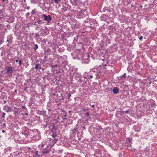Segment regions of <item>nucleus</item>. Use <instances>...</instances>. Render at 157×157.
Listing matches in <instances>:
<instances>
[{
    "label": "nucleus",
    "instance_id": "f03ea898",
    "mask_svg": "<svg viewBox=\"0 0 157 157\" xmlns=\"http://www.w3.org/2000/svg\"><path fill=\"white\" fill-rule=\"evenodd\" d=\"M13 68L12 67H8L6 70V73L7 74H11L13 73Z\"/></svg>",
    "mask_w": 157,
    "mask_h": 157
},
{
    "label": "nucleus",
    "instance_id": "c85d7f7f",
    "mask_svg": "<svg viewBox=\"0 0 157 157\" xmlns=\"http://www.w3.org/2000/svg\"><path fill=\"white\" fill-rule=\"evenodd\" d=\"M144 150H145V151H147L148 150H148V148H145V149Z\"/></svg>",
    "mask_w": 157,
    "mask_h": 157
},
{
    "label": "nucleus",
    "instance_id": "9d476101",
    "mask_svg": "<svg viewBox=\"0 0 157 157\" xmlns=\"http://www.w3.org/2000/svg\"><path fill=\"white\" fill-rule=\"evenodd\" d=\"M57 134L56 133L52 132V136L53 138H54V139H55V138L57 136Z\"/></svg>",
    "mask_w": 157,
    "mask_h": 157
},
{
    "label": "nucleus",
    "instance_id": "c9c22d12",
    "mask_svg": "<svg viewBox=\"0 0 157 157\" xmlns=\"http://www.w3.org/2000/svg\"><path fill=\"white\" fill-rule=\"evenodd\" d=\"M3 102L4 103H6V101L5 100H4Z\"/></svg>",
    "mask_w": 157,
    "mask_h": 157
},
{
    "label": "nucleus",
    "instance_id": "37998d69",
    "mask_svg": "<svg viewBox=\"0 0 157 157\" xmlns=\"http://www.w3.org/2000/svg\"><path fill=\"white\" fill-rule=\"evenodd\" d=\"M7 46H9V44H7Z\"/></svg>",
    "mask_w": 157,
    "mask_h": 157
},
{
    "label": "nucleus",
    "instance_id": "5701e85b",
    "mask_svg": "<svg viewBox=\"0 0 157 157\" xmlns=\"http://www.w3.org/2000/svg\"><path fill=\"white\" fill-rule=\"evenodd\" d=\"M47 123H46L45 124H44L43 125L44 126V128H45V127L47 126Z\"/></svg>",
    "mask_w": 157,
    "mask_h": 157
},
{
    "label": "nucleus",
    "instance_id": "f8f14e48",
    "mask_svg": "<svg viewBox=\"0 0 157 157\" xmlns=\"http://www.w3.org/2000/svg\"><path fill=\"white\" fill-rule=\"evenodd\" d=\"M38 48V46L37 44H35L34 45V49L35 50H37Z\"/></svg>",
    "mask_w": 157,
    "mask_h": 157
},
{
    "label": "nucleus",
    "instance_id": "9b49d317",
    "mask_svg": "<svg viewBox=\"0 0 157 157\" xmlns=\"http://www.w3.org/2000/svg\"><path fill=\"white\" fill-rule=\"evenodd\" d=\"M35 157H40V155L38 154V151H37L35 153Z\"/></svg>",
    "mask_w": 157,
    "mask_h": 157
},
{
    "label": "nucleus",
    "instance_id": "1a4fd4ad",
    "mask_svg": "<svg viewBox=\"0 0 157 157\" xmlns=\"http://www.w3.org/2000/svg\"><path fill=\"white\" fill-rule=\"evenodd\" d=\"M7 107L8 109L7 110H6V112L8 113L9 112H10L11 111L12 108L11 107L9 106H7Z\"/></svg>",
    "mask_w": 157,
    "mask_h": 157
},
{
    "label": "nucleus",
    "instance_id": "c03bdc74",
    "mask_svg": "<svg viewBox=\"0 0 157 157\" xmlns=\"http://www.w3.org/2000/svg\"><path fill=\"white\" fill-rule=\"evenodd\" d=\"M84 78H86V77H85V76L84 77Z\"/></svg>",
    "mask_w": 157,
    "mask_h": 157
},
{
    "label": "nucleus",
    "instance_id": "de8ad7c7",
    "mask_svg": "<svg viewBox=\"0 0 157 157\" xmlns=\"http://www.w3.org/2000/svg\"><path fill=\"white\" fill-rule=\"evenodd\" d=\"M42 146V147H43L44 146V145L43 144Z\"/></svg>",
    "mask_w": 157,
    "mask_h": 157
},
{
    "label": "nucleus",
    "instance_id": "aec40b11",
    "mask_svg": "<svg viewBox=\"0 0 157 157\" xmlns=\"http://www.w3.org/2000/svg\"><path fill=\"white\" fill-rule=\"evenodd\" d=\"M29 15H30V13L29 12H28L25 15L26 16H29Z\"/></svg>",
    "mask_w": 157,
    "mask_h": 157
},
{
    "label": "nucleus",
    "instance_id": "f3484780",
    "mask_svg": "<svg viewBox=\"0 0 157 157\" xmlns=\"http://www.w3.org/2000/svg\"><path fill=\"white\" fill-rule=\"evenodd\" d=\"M71 94L69 93V94L68 95V99H69L70 97H71Z\"/></svg>",
    "mask_w": 157,
    "mask_h": 157
},
{
    "label": "nucleus",
    "instance_id": "f257e3e1",
    "mask_svg": "<svg viewBox=\"0 0 157 157\" xmlns=\"http://www.w3.org/2000/svg\"><path fill=\"white\" fill-rule=\"evenodd\" d=\"M42 17H44V20L45 21H47V23H49L51 21L52 18L50 15H46L45 14H43Z\"/></svg>",
    "mask_w": 157,
    "mask_h": 157
},
{
    "label": "nucleus",
    "instance_id": "7c9ffc66",
    "mask_svg": "<svg viewBox=\"0 0 157 157\" xmlns=\"http://www.w3.org/2000/svg\"><path fill=\"white\" fill-rule=\"evenodd\" d=\"M89 76L90 77V78H93V77L92 75H90Z\"/></svg>",
    "mask_w": 157,
    "mask_h": 157
},
{
    "label": "nucleus",
    "instance_id": "7ed1b4c3",
    "mask_svg": "<svg viewBox=\"0 0 157 157\" xmlns=\"http://www.w3.org/2000/svg\"><path fill=\"white\" fill-rule=\"evenodd\" d=\"M50 151L48 147H47L46 148H44L43 151H41V152L43 154H47L49 153Z\"/></svg>",
    "mask_w": 157,
    "mask_h": 157
},
{
    "label": "nucleus",
    "instance_id": "393cba45",
    "mask_svg": "<svg viewBox=\"0 0 157 157\" xmlns=\"http://www.w3.org/2000/svg\"><path fill=\"white\" fill-rule=\"evenodd\" d=\"M22 109H24L26 108L25 106H22Z\"/></svg>",
    "mask_w": 157,
    "mask_h": 157
},
{
    "label": "nucleus",
    "instance_id": "4be33fe9",
    "mask_svg": "<svg viewBox=\"0 0 157 157\" xmlns=\"http://www.w3.org/2000/svg\"><path fill=\"white\" fill-rule=\"evenodd\" d=\"M86 115L87 116H88L89 115V113H88V112H87L86 113Z\"/></svg>",
    "mask_w": 157,
    "mask_h": 157
},
{
    "label": "nucleus",
    "instance_id": "2eb2a0df",
    "mask_svg": "<svg viewBox=\"0 0 157 157\" xmlns=\"http://www.w3.org/2000/svg\"><path fill=\"white\" fill-rule=\"evenodd\" d=\"M22 61L21 60H20L19 61V65H21L22 64Z\"/></svg>",
    "mask_w": 157,
    "mask_h": 157
},
{
    "label": "nucleus",
    "instance_id": "cd10ccee",
    "mask_svg": "<svg viewBox=\"0 0 157 157\" xmlns=\"http://www.w3.org/2000/svg\"><path fill=\"white\" fill-rule=\"evenodd\" d=\"M82 110L84 111V112H85L86 111V109H85V108H83L82 109Z\"/></svg>",
    "mask_w": 157,
    "mask_h": 157
},
{
    "label": "nucleus",
    "instance_id": "dca6fc26",
    "mask_svg": "<svg viewBox=\"0 0 157 157\" xmlns=\"http://www.w3.org/2000/svg\"><path fill=\"white\" fill-rule=\"evenodd\" d=\"M18 111H15L14 112H13V114L14 115H16L18 113Z\"/></svg>",
    "mask_w": 157,
    "mask_h": 157
},
{
    "label": "nucleus",
    "instance_id": "e433bc0d",
    "mask_svg": "<svg viewBox=\"0 0 157 157\" xmlns=\"http://www.w3.org/2000/svg\"><path fill=\"white\" fill-rule=\"evenodd\" d=\"M57 65H55L54 66H52V67H57Z\"/></svg>",
    "mask_w": 157,
    "mask_h": 157
},
{
    "label": "nucleus",
    "instance_id": "4c0bfd02",
    "mask_svg": "<svg viewBox=\"0 0 157 157\" xmlns=\"http://www.w3.org/2000/svg\"><path fill=\"white\" fill-rule=\"evenodd\" d=\"M94 105H91V107H94Z\"/></svg>",
    "mask_w": 157,
    "mask_h": 157
},
{
    "label": "nucleus",
    "instance_id": "a18cd8bd",
    "mask_svg": "<svg viewBox=\"0 0 157 157\" xmlns=\"http://www.w3.org/2000/svg\"><path fill=\"white\" fill-rule=\"evenodd\" d=\"M16 107H14V109H16Z\"/></svg>",
    "mask_w": 157,
    "mask_h": 157
},
{
    "label": "nucleus",
    "instance_id": "39448f33",
    "mask_svg": "<svg viewBox=\"0 0 157 157\" xmlns=\"http://www.w3.org/2000/svg\"><path fill=\"white\" fill-rule=\"evenodd\" d=\"M113 92L114 94H117L119 92V89L116 87H115L113 90Z\"/></svg>",
    "mask_w": 157,
    "mask_h": 157
},
{
    "label": "nucleus",
    "instance_id": "6e6552de",
    "mask_svg": "<svg viewBox=\"0 0 157 157\" xmlns=\"http://www.w3.org/2000/svg\"><path fill=\"white\" fill-rule=\"evenodd\" d=\"M57 141V139H54L52 142V143L53 144L51 146L52 147L55 144L56 142Z\"/></svg>",
    "mask_w": 157,
    "mask_h": 157
},
{
    "label": "nucleus",
    "instance_id": "c756f323",
    "mask_svg": "<svg viewBox=\"0 0 157 157\" xmlns=\"http://www.w3.org/2000/svg\"><path fill=\"white\" fill-rule=\"evenodd\" d=\"M125 75H126V74L125 73H124L123 75V76H124V78H126V77L125 76Z\"/></svg>",
    "mask_w": 157,
    "mask_h": 157
},
{
    "label": "nucleus",
    "instance_id": "6ab92c4d",
    "mask_svg": "<svg viewBox=\"0 0 157 157\" xmlns=\"http://www.w3.org/2000/svg\"><path fill=\"white\" fill-rule=\"evenodd\" d=\"M5 114H6L5 113H4V112L3 113V115L2 116V117L3 118L5 116Z\"/></svg>",
    "mask_w": 157,
    "mask_h": 157
},
{
    "label": "nucleus",
    "instance_id": "423d86ee",
    "mask_svg": "<svg viewBox=\"0 0 157 157\" xmlns=\"http://www.w3.org/2000/svg\"><path fill=\"white\" fill-rule=\"evenodd\" d=\"M78 131V128H75L71 130L72 133L73 135H75Z\"/></svg>",
    "mask_w": 157,
    "mask_h": 157
},
{
    "label": "nucleus",
    "instance_id": "09e8293b",
    "mask_svg": "<svg viewBox=\"0 0 157 157\" xmlns=\"http://www.w3.org/2000/svg\"><path fill=\"white\" fill-rule=\"evenodd\" d=\"M140 7H142V6H140Z\"/></svg>",
    "mask_w": 157,
    "mask_h": 157
},
{
    "label": "nucleus",
    "instance_id": "79ce46f5",
    "mask_svg": "<svg viewBox=\"0 0 157 157\" xmlns=\"http://www.w3.org/2000/svg\"><path fill=\"white\" fill-rule=\"evenodd\" d=\"M80 11H81V10H77V11H78V12H80Z\"/></svg>",
    "mask_w": 157,
    "mask_h": 157
},
{
    "label": "nucleus",
    "instance_id": "ea45409f",
    "mask_svg": "<svg viewBox=\"0 0 157 157\" xmlns=\"http://www.w3.org/2000/svg\"><path fill=\"white\" fill-rule=\"evenodd\" d=\"M6 107V106H4V109H4V110H5V108Z\"/></svg>",
    "mask_w": 157,
    "mask_h": 157
},
{
    "label": "nucleus",
    "instance_id": "3c124183",
    "mask_svg": "<svg viewBox=\"0 0 157 157\" xmlns=\"http://www.w3.org/2000/svg\"><path fill=\"white\" fill-rule=\"evenodd\" d=\"M5 1L4 0H3V2H4Z\"/></svg>",
    "mask_w": 157,
    "mask_h": 157
},
{
    "label": "nucleus",
    "instance_id": "72a5a7b5",
    "mask_svg": "<svg viewBox=\"0 0 157 157\" xmlns=\"http://www.w3.org/2000/svg\"><path fill=\"white\" fill-rule=\"evenodd\" d=\"M3 125L4 126H6V124L5 123H3Z\"/></svg>",
    "mask_w": 157,
    "mask_h": 157
},
{
    "label": "nucleus",
    "instance_id": "8fccbe9b",
    "mask_svg": "<svg viewBox=\"0 0 157 157\" xmlns=\"http://www.w3.org/2000/svg\"><path fill=\"white\" fill-rule=\"evenodd\" d=\"M15 92H16L17 91L16 90H15Z\"/></svg>",
    "mask_w": 157,
    "mask_h": 157
},
{
    "label": "nucleus",
    "instance_id": "412c9836",
    "mask_svg": "<svg viewBox=\"0 0 157 157\" xmlns=\"http://www.w3.org/2000/svg\"><path fill=\"white\" fill-rule=\"evenodd\" d=\"M143 37L142 36H141L140 37H139V39L140 40H141L143 39Z\"/></svg>",
    "mask_w": 157,
    "mask_h": 157
},
{
    "label": "nucleus",
    "instance_id": "b1692460",
    "mask_svg": "<svg viewBox=\"0 0 157 157\" xmlns=\"http://www.w3.org/2000/svg\"><path fill=\"white\" fill-rule=\"evenodd\" d=\"M129 112V111L128 110H126L124 111V113H128Z\"/></svg>",
    "mask_w": 157,
    "mask_h": 157
},
{
    "label": "nucleus",
    "instance_id": "2f4dec72",
    "mask_svg": "<svg viewBox=\"0 0 157 157\" xmlns=\"http://www.w3.org/2000/svg\"><path fill=\"white\" fill-rule=\"evenodd\" d=\"M86 55H87V58L89 59V58L90 57V55H89L88 54H87Z\"/></svg>",
    "mask_w": 157,
    "mask_h": 157
},
{
    "label": "nucleus",
    "instance_id": "f704fd0d",
    "mask_svg": "<svg viewBox=\"0 0 157 157\" xmlns=\"http://www.w3.org/2000/svg\"><path fill=\"white\" fill-rule=\"evenodd\" d=\"M2 132L3 133H4L5 132V131L4 130H2Z\"/></svg>",
    "mask_w": 157,
    "mask_h": 157
},
{
    "label": "nucleus",
    "instance_id": "20e7f679",
    "mask_svg": "<svg viewBox=\"0 0 157 157\" xmlns=\"http://www.w3.org/2000/svg\"><path fill=\"white\" fill-rule=\"evenodd\" d=\"M89 61H90V60H89V59L83 58L82 59V63H83L87 64L89 63Z\"/></svg>",
    "mask_w": 157,
    "mask_h": 157
},
{
    "label": "nucleus",
    "instance_id": "4468645a",
    "mask_svg": "<svg viewBox=\"0 0 157 157\" xmlns=\"http://www.w3.org/2000/svg\"><path fill=\"white\" fill-rule=\"evenodd\" d=\"M56 3H58L59 2H60L61 0H53Z\"/></svg>",
    "mask_w": 157,
    "mask_h": 157
},
{
    "label": "nucleus",
    "instance_id": "bb28decb",
    "mask_svg": "<svg viewBox=\"0 0 157 157\" xmlns=\"http://www.w3.org/2000/svg\"><path fill=\"white\" fill-rule=\"evenodd\" d=\"M26 9L27 10H29L30 9V7L29 6H27V7H26Z\"/></svg>",
    "mask_w": 157,
    "mask_h": 157
},
{
    "label": "nucleus",
    "instance_id": "ddd939ff",
    "mask_svg": "<svg viewBox=\"0 0 157 157\" xmlns=\"http://www.w3.org/2000/svg\"><path fill=\"white\" fill-rule=\"evenodd\" d=\"M71 1H73L75 3H76L78 2L79 0H71Z\"/></svg>",
    "mask_w": 157,
    "mask_h": 157
},
{
    "label": "nucleus",
    "instance_id": "49530a36",
    "mask_svg": "<svg viewBox=\"0 0 157 157\" xmlns=\"http://www.w3.org/2000/svg\"><path fill=\"white\" fill-rule=\"evenodd\" d=\"M69 113H70V112H71L70 111H69Z\"/></svg>",
    "mask_w": 157,
    "mask_h": 157
},
{
    "label": "nucleus",
    "instance_id": "a211bd4d",
    "mask_svg": "<svg viewBox=\"0 0 157 157\" xmlns=\"http://www.w3.org/2000/svg\"><path fill=\"white\" fill-rule=\"evenodd\" d=\"M31 13L32 14L35 13L34 10H33L31 12Z\"/></svg>",
    "mask_w": 157,
    "mask_h": 157
},
{
    "label": "nucleus",
    "instance_id": "a19ab883",
    "mask_svg": "<svg viewBox=\"0 0 157 157\" xmlns=\"http://www.w3.org/2000/svg\"><path fill=\"white\" fill-rule=\"evenodd\" d=\"M9 41V40L8 39H7L6 40V42H8Z\"/></svg>",
    "mask_w": 157,
    "mask_h": 157
},
{
    "label": "nucleus",
    "instance_id": "473e14b6",
    "mask_svg": "<svg viewBox=\"0 0 157 157\" xmlns=\"http://www.w3.org/2000/svg\"><path fill=\"white\" fill-rule=\"evenodd\" d=\"M28 115V113H26L24 114V115Z\"/></svg>",
    "mask_w": 157,
    "mask_h": 157
},
{
    "label": "nucleus",
    "instance_id": "a878e982",
    "mask_svg": "<svg viewBox=\"0 0 157 157\" xmlns=\"http://www.w3.org/2000/svg\"><path fill=\"white\" fill-rule=\"evenodd\" d=\"M35 36L36 37H38L39 36V35L37 33H36Z\"/></svg>",
    "mask_w": 157,
    "mask_h": 157
},
{
    "label": "nucleus",
    "instance_id": "58836bf2",
    "mask_svg": "<svg viewBox=\"0 0 157 157\" xmlns=\"http://www.w3.org/2000/svg\"><path fill=\"white\" fill-rule=\"evenodd\" d=\"M15 61L16 62H17L18 61V59H17Z\"/></svg>",
    "mask_w": 157,
    "mask_h": 157
},
{
    "label": "nucleus",
    "instance_id": "0eeeda50",
    "mask_svg": "<svg viewBox=\"0 0 157 157\" xmlns=\"http://www.w3.org/2000/svg\"><path fill=\"white\" fill-rule=\"evenodd\" d=\"M34 68L36 70H40L41 68V65L39 64H37L35 65Z\"/></svg>",
    "mask_w": 157,
    "mask_h": 157
}]
</instances>
